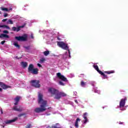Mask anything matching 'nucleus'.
Returning <instances> with one entry per match:
<instances>
[{
  "label": "nucleus",
  "mask_w": 128,
  "mask_h": 128,
  "mask_svg": "<svg viewBox=\"0 0 128 128\" xmlns=\"http://www.w3.org/2000/svg\"><path fill=\"white\" fill-rule=\"evenodd\" d=\"M0 28H5L7 30H10V26H8L6 24L0 25Z\"/></svg>",
  "instance_id": "obj_22"
},
{
  "label": "nucleus",
  "mask_w": 128,
  "mask_h": 128,
  "mask_svg": "<svg viewBox=\"0 0 128 128\" xmlns=\"http://www.w3.org/2000/svg\"><path fill=\"white\" fill-rule=\"evenodd\" d=\"M2 88H0V92H2Z\"/></svg>",
  "instance_id": "obj_43"
},
{
  "label": "nucleus",
  "mask_w": 128,
  "mask_h": 128,
  "mask_svg": "<svg viewBox=\"0 0 128 128\" xmlns=\"http://www.w3.org/2000/svg\"><path fill=\"white\" fill-rule=\"evenodd\" d=\"M46 60V59L44 58H42L41 60H40V62H44V61Z\"/></svg>",
  "instance_id": "obj_34"
},
{
  "label": "nucleus",
  "mask_w": 128,
  "mask_h": 128,
  "mask_svg": "<svg viewBox=\"0 0 128 128\" xmlns=\"http://www.w3.org/2000/svg\"><path fill=\"white\" fill-rule=\"evenodd\" d=\"M12 110H16V112H22V108L20 106H14Z\"/></svg>",
  "instance_id": "obj_9"
},
{
  "label": "nucleus",
  "mask_w": 128,
  "mask_h": 128,
  "mask_svg": "<svg viewBox=\"0 0 128 128\" xmlns=\"http://www.w3.org/2000/svg\"><path fill=\"white\" fill-rule=\"evenodd\" d=\"M4 42H6V41L5 40H3V41H2L0 44H4Z\"/></svg>",
  "instance_id": "obj_37"
},
{
  "label": "nucleus",
  "mask_w": 128,
  "mask_h": 128,
  "mask_svg": "<svg viewBox=\"0 0 128 128\" xmlns=\"http://www.w3.org/2000/svg\"><path fill=\"white\" fill-rule=\"evenodd\" d=\"M7 24H14V22L12 21V20L9 19L8 21L6 22Z\"/></svg>",
  "instance_id": "obj_23"
},
{
  "label": "nucleus",
  "mask_w": 128,
  "mask_h": 128,
  "mask_svg": "<svg viewBox=\"0 0 128 128\" xmlns=\"http://www.w3.org/2000/svg\"><path fill=\"white\" fill-rule=\"evenodd\" d=\"M8 14L7 13H4V18H6L8 16Z\"/></svg>",
  "instance_id": "obj_35"
},
{
  "label": "nucleus",
  "mask_w": 128,
  "mask_h": 128,
  "mask_svg": "<svg viewBox=\"0 0 128 128\" xmlns=\"http://www.w3.org/2000/svg\"><path fill=\"white\" fill-rule=\"evenodd\" d=\"M119 124H123L124 122H120Z\"/></svg>",
  "instance_id": "obj_42"
},
{
  "label": "nucleus",
  "mask_w": 128,
  "mask_h": 128,
  "mask_svg": "<svg viewBox=\"0 0 128 128\" xmlns=\"http://www.w3.org/2000/svg\"><path fill=\"white\" fill-rule=\"evenodd\" d=\"M94 68L98 72V74H100L102 71L100 70L98 68V65H94L93 66Z\"/></svg>",
  "instance_id": "obj_20"
},
{
  "label": "nucleus",
  "mask_w": 128,
  "mask_h": 128,
  "mask_svg": "<svg viewBox=\"0 0 128 128\" xmlns=\"http://www.w3.org/2000/svg\"><path fill=\"white\" fill-rule=\"evenodd\" d=\"M0 32H1L0 30Z\"/></svg>",
  "instance_id": "obj_51"
},
{
  "label": "nucleus",
  "mask_w": 128,
  "mask_h": 128,
  "mask_svg": "<svg viewBox=\"0 0 128 128\" xmlns=\"http://www.w3.org/2000/svg\"><path fill=\"white\" fill-rule=\"evenodd\" d=\"M114 70H110V71H105L104 72V74H114Z\"/></svg>",
  "instance_id": "obj_21"
},
{
  "label": "nucleus",
  "mask_w": 128,
  "mask_h": 128,
  "mask_svg": "<svg viewBox=\"0 0 128 128\" xmlns=\"http://www.w3.org/2000/svg\"><path fill=\"white\" fill-rule=\"evenodd\" d=\"M32 128V124H28L26 126V128Z\"/></svg>",
  "instance_id": "obj_29"
},
{
  "label": "nucleus",
  "mask_w": 128,
  "mask_h": 128,
  "mask_svg": "<svg viewBox=\"0 0 128 128\" xmlns=\"http://www.w3.org/2000/svg\"><path fill=\"white\" fill-rule=\"evenodd\" d=\"M57 124H56V125H52V127H50V126H48V128H60V127H57V126H56V125H57Z\"/></svg>",
  "instance_id": "obj_27"
},
{
  "label": "nucleus",
  "mask_w": 128,
  "mask_h": 128,
  "mask_svg": "<svg viewBox=\"0 0 128 128\" xmlns=\"http://www.w3.org/2000/svg\"><path fill=\"white\" fill-rule=\"evenodd\" d=\"M16 120H18V117H16L15 118L11 120H8L5 122L7 124H12V122H16Z\"/></svg>",
  "instance_id": "obj_10"
},
{
  "label": "nucleus",
  "mask_w": 128,
  "mask_h": 128,
  "mask_svg": "<svg viewBox=\"0 0 128 128\" xmlns=\"http://www.w3.org/2000/svg\"><path fill=\"white\" fill-rule=\"evenodd\" d=\"M42 94L40 92L38 93V104H40V108H36L34 110L35 112H44L46 110H50L51 108L50 107L46 108V106H48V101L46 100H44L42 98Z\"/></svg>",
  "instance_id": "obj_1"
},
{
  "label": "nucleus",
  "mask_w": 128,
  "mask_h": 128,
  "mask_svg": "<svg viewBox=\"0 0 128 128\" xmlns=\"http://www.w3.org/2000/svg\"><path fill=\"white\" fill-rule=\"evenodd\" d=\"M86 116H88L87 112H85L83 115V118L84 120H83V124H86L88 122V118L86 117Z\"/></svg>",
  "instance_id": "obj_11"
},
{
  "label": "nucleus",
  "mask_w": 128,
  "mask_h": 128,
  "mask_svg": "<svg viewBox=\"0 0 128 128\" xmlns=\"http://www.w3.org/2000/svg\"><path fill=\"white\" fill-rule=\"evenodd\" d=\"M1 12H0V14Z\"/></svg>",
  "instance_id": "obj_50"
},
{
  "label": "nucleus",
  "mask_w": 128,
  "mask_h": 128,
  "mask_svg": "<svg viewBox=\"0 0 128 128\" xmlns=\"http://www.w3.org/2000/svg\"><path fill=\"white\" fill-rule=\"evenodd\" d=\"M1 126H2L3 128H4V126L1 125Z\"/></svg>",
  "instance_id": "obj_46"
},
{
  "label": "nucleus",
  "mask_w": 128,
  "mask_h": 128,
  "mask_svg": "<svg viewBox=\"0 0 128 128\" xmlns=\"http://www.w3.org/2000/svg\"><path fill=\"white\" fill-rule=\"evenodd\" d=\"M95 92H97V94H100V92L98 90H96Z\"/></svg>",
  "instance_id": "obj_38"
},
{
  "label": "nucleus",
  "mask_w": 128,
  "mask_h": 128,
  "mask_svg": "<svg viewBox=\"0 0 128 128\" xmlns=\"http://www.w3.org/2000/svg\"><path fill=\"white\" fill-rule=\"evenodd\" d=\"M20 97L19 96H17L16 98H14V100L16 102L14 104L15 106H18V102H20Z\"/></svg>",
  "instance_id": "obj_12"
},
{
  "label": "nucleus",
  "mask_w": 128,
  "mask_h": 128,
  "mask_svg": "<svg viewBox=\"0 0 128 128\" xmlns=\"http://www.w3.org/2000/svg\"><path fill=\"white\" fill-rule=\"evenodd\" d=\"M30 72L32 74H38V68H35Z\"/></svg>",
  "instance_id": "obj_14"
},
{
  "label": "nucleus",
  "mask_w": 128,
  "mask_h": 128,
  "mask_svg": "<svg viewBox=\"0 0 128 128\" xmlns=\"http://www.w3.org/2000/svg\"><path fill=\"white\" fill-rule=\"evenodd\" d=\"M10 38V36L6 34H0V38Z\"/></svg>",
  "instance_id": "obj_19"
},
{
  "label": "nucleus",
  "mask_w": 128,
  "mask_h": 128,
  "mask_svg": "<svg viewBox=\"0 0 128 128\" xmlns=\"http://www.w3.org/2000/svg\"><path fill=\"white\" fill-rule=\"evenodd\" d=\"M3 85L4 83H2V82H0V86H1V88L2 86Z\"/></svg>",
  "instance_id": "obj_39"
},
{
  "label": "nucleus",
  "mask_w": 128,
  "mask_h": 128,
  "mask_svg": "<svg viewBox=\"0 0 128 128\" xmlns=\"http://www.w3.org/2000/svg\"><path fill=\"white\" fill-rule=\"evenodd\" d=\"M21 66H22L23 68H26L28 66V62H21Z\"/></svg>",
  "instance_id": "obj_18"
},
{
  "label": "nucleus",
  "mask_w": 128,
  "mask_h": 128,
  "mask_svg": "<svg viewBox=\"0 0 128 128\" xmlns=\"http://www.w3.org/2000/svg\"><path fill=\"white\" fill-rule=\"evenodd\" d=\"M57 44L59 46V48H62V50H68L69 58H72V56H70V49L68 48V44L64 43V42H58Z\"/></svg>",
  "instance_id": "obj_3"
},
{
  "label": "nucleus",
  "mask_w": 128,
  "mask_h": 128,
  "mask_svg": "<svg viewBox=\"0 0 128 128\" xmlns=\"http://www.w3.org/2000/svg\"><path fill=\"white\" fill-rule=\"evenodd\" d=\"M99 74H101V76H103L104 80H106V79L108 78V75L104 74V72L101 71L100 72V73H99Z\"/></svg>",
  "instance_id": "obj_15"
},
{
  "label": "nucleus",
  "mask_w": 128,
  "mask_h": 128,
  "mask_svg": "<svg viewBox=\"0 0 128 128\" xmlns=\"http://www.w3.org/2000/svg\"><path fill=\"white\" fill-rule=\"evenodd\" d=\"M6 20H8V18H5V19H3L2 20V22H6Z\"/></svg>",
  "instance_id": "obj_36"
},
{
  "label": "nucleus",
  "mask_w": 128,
  "mask_h": 128,
  "mask_svg": "<svg viewBox=\"0 0 128 128\" xmlns=\"http://www.w3.org/2000/svg\"><path fill=\"white\" fill-rule=\"evenodd\" d=\"M31 38H34V36H32Z\"/></svg>",
  "instance_id": "obj_45"
},
{
  "label": "nucleus",
  "mask_w": 128,
  "mask_h": 128,
  "mask_svg": "<svg viewBox=\"0 0 128 128\" xmlns=\"http://www.w3.org/2000/svg\"><path fill=\"white\" fill-rule=\"evenodd\" d=\"M102 108H103V110H104V107H102Z\"/></svg>",
  "instance_id": "obj_48"
},
{
  "label": "nucleus",
  "mask_w": 128,
  "mask_h": 128,
  "mask_svg": "<svg viewBox=\"0 0 128 128\" xmlns=\"http://www.w3.org/2000/svg\"><path fill=\"white\" fill-rule=\"evenodd\" d=\"M58 40H60V38H58Z\"/></svg>",
  "instance_id": "obj_44"
},
{
  "label": "nucleus",
  "mask_w": 128,
  "mask_h": 128,
  "mask_svg": "<svg viewBox=\"0 0 128 128\" xmlns=\"http://www.w3.org/2000/svg\"><path fill=\"white\" fill-rule=\"evenodd\" d=\"M34 68V64H30L29 66H28V72H32Z\"/></svg>",
  "instance_id": "obj_13"
},
{
  "label": "nucleus",
  "mask_w": 128,
  "mask_h": 128,
  "mask_svg": "<svg viewBox=\"0 0 128 128\" xmlns=\"http://www.w3.org/2000/svg\"><path fill=\"white\" fill-rule=\"evenodd\" d=\"M76 102H78V101H76V100H75Z\"/></svg>",
  "instance_id": "obj_47"
},
{
  "label": "nucleus",
  "mask_w": 128,
  "mask_h": 128,
  "mask_svg": "<svg viewBox=\"0 0 128 128\" xmlns=\"http://www.w3.org/2000/svg\"><path fill=\"white\" fill-rule=\"evenodd\" d=\"M37 66H39V68H42V64H38Z\"/></svg>",
  "instance_id": "obj_40"
},
{
  "label": "nucleus",
  "mask_w": 128,
  "mask_h": 128,
  "mask_svg": "<svg viewBox=\"0 0 128 128\" xmlns=\"http://www.w3.org/2000/svg\"><path fill=\"white\" fill-rule=\"evenodd\" d=\"M14 46H16V48H20V45L18 44V42H14Z\"/></svg>",
  "instance_id": "obj_25"
},
{
  "label": "nucleus",
  "mask_w": 128,
  "mask_h": 128,
  "mask_svg": "<svg viewBox=\"0 0 128 128\" xmlns=\"http://www.w3.org/2000/svg\"><path fill=\"white\" fill-rule=\"evenodd\" d=\"M78 122H80V118H77L75 122L74 126L75 128H78Z\"/></svg>",
  "instance_id": "obj_16"
},
{
  "label": "nucleus",
  "mask_w": 128,
  "mask_h": 128,
  "mask_svg": "<svg viewBox=\"0 0 128 128\" xmlns=\"http://www.w3.org/2000/svg\"><path fill=\"white\" fill-rule=\"evenodd\" d=\"M59 84H60V86H65V84L64 83V82L62 81L59 82Z\"/></svg>",
  "instance_id": "obj_32"
},
{
  "label": "nucleus",
  "mask_w": 128,
  "mask_h": 128,
  "mask_svg": "<svg viewBox=\"0 0 128 128\" xmlns=\"http://www.w3.org/2000/svg\"><path fill=\"white\" fill-rule=\"evenodd\" d=\"M80 86L82 87L86 86V82H84V81H82L80 82Z\"/></svg>",
  "instance_id": "obj_26"
},
{
  "label": "nucleus",
  "mask_w": 128,
  "mask_h": 128,
  "mask_svg": "<svg viewBox=\"0 0 128 128\" xmlns=\"http://www.w3.org/2000/svg\"><path fill=\"white\" fill-rule=\"evenodd\" d=\"M30 84L32 86H34V88H38L40 86V80H31Z\"/></svg>",
  "instance_id": "obj_6"
},
{
  "label": "nucleus",
  "mask_w": 128,
  "mask_h": 128,
  "mask_svg": "<svg viewBox=\"0 0 128 128\" xmlns=\"http://www.w3.org/2000/svg\"><path fill=\"white\" fill-rule=\"evenodd\" d=\"M126 100H128L127 97H125L124 98L121 99L119 105V108L120 110H126V108H124V106H126Z\"/></svg>",
  "instance_id": "obj_4"
},
{
  "label": "nucleus",
  "mask_w": 128,
  "mask_h": 128,
  "mask_svg": "<svg viewBox=\"0 0 128 128\" xmlns=\"http://www.w3.org/2000/svg\"><path fill=\"white\" fill-rule=\"evenodd\" d=\"M48 92L50 94L51 96H54V100H60L62 96H66V93L60 92L58 90L52 87L48 88Z\"/></svg>",
  "instance_id": "obj_2"
},
{
  "label": "nucleus",
  "mask_w": 128,
  "mask_h": 128,
  "mask_svg": "<svg viewBox=\"0 0 128 128\" xmlns=\"http://www.w3.org/2000/svg\"><path fill=\"white\" fill-rule=\"evenodd\" d=\"M57 78L62 80V82H68V79L66 78H65L64 75H62L60 72H58L56 74Z\"/></svg>",
  "instance_id": "obj_7"
},
{
  "label": "nucleus",
  "mask_w": 128,
  "mask_h": 128,
  "mask_svg": "<svg viewBox=\"0 0 128 128\" xmlns=\"http://www.w3.org/2000/svg\"><path fill=\"white\" fill-rule=\"evenodd\" d=\"M24 28V25L18 26L17 28L13 26L12 27V30H13V32H18L20 30V28Z\"/></svg>",
  "instance_id": "obj_8"
},
{
  "label": "nucleus",
  "mask_w": 128,
  "mask_h": 128,
  "mask_svg": "<svg viewBox=\"0 0 128 128\" xmlns=\"http://www.w3.org/2000/svg\"><path fill=\"white\" fill-rule=\"evenodd\" d=\"M2 88L4 90H6V88H8V86L5 84H3V86H2Z\"/></svg>",
  "instance_id": "obj_30"
},
{
  "label": "nucleus",
  "mask_w": 128,
  "mask_h": 128,
  "mask_svg": "<svg viewBox=\"0 0 128 128\" xmlns=\"http://www.w3.org/2000/svg\"><path fill=\"white\" fill-rule=\"evenodd\" d=\"M0 10L4 12H10V10H12V8H10L8 10V8L2 7L0 8Z\"/></svg>",
  "instance_id": "obj_17"
},
{
  "label": "nucleus",
  "mask_w": 128,
  "mask_h": 128,
  "mask_svg": "<svg viewBox=\"0 0 128 128\" xmlns=\"http://www.w3.org/2000/svg\"><path fill=\"white\" fill-rule=\"evenodd\" d=\"M4 34H8V31L5 30L3 31Z\"/></svg>",
  "instance_id": "obj_33"
},
{
  "label": "nucleus",
  "mask_w": 128,
  "mask_h": 128,
  "mask_svg": "<svg viewBox=\"0 0 128 128\" xmlns=\"http://www.w3.org/2000/svg\"><path fill=\"white\" fill-rule=\"evenodd\" d=\"M26 116V113H22V114H18V117L20 118L21 116Z\"/></svg>",
  "instance_id": "obj_31"
},
{
  "label": "nucleus",
  "mask_w": 128,
  "mask_h": 128,
  "mask_svg": "<svg viewBox=\"0 0 128 128\" xmlns=\"http://www.w3.org/2000/svg\"><path fill=\"white\" fill-rule=\"evenodd\" d=\"M24 48H26V50H30V46H24Z\"/></svg>",
  "instance_id": "obj_28"
},
{
  "label": "nucleus",
  "mask_w": 128,
  "mask_h": 128,
  "mask_svg": "<svg viewBox=\"0 0 128 128\" xmlns=\"http://www.w3.org/2000/svg\"><path fill=\"white\" fill-rule=\"evenodd\" d=\"M16 58H18V56H16Z\"/></svg>",
  "instance_id": "obj_49"
},
{
  "label": "nucleus",
  "mask_w": 128,
  "mask_h": 128,
  "mask_svg": "<svg viewBox=\"0 0 128 128\" xmlns=\"http://www.w3.org/2000/svg\"><path fill=\"white\" fill-rule=\"evenodd\" d=\"M0 112H1V114H4V112H2V108H0Z\"/></svg>",
  "instance_id": "obj_41"
},
{
  "label": "nucleus",
  "mask_w": 128,
  "mask_h": 128,
  "mask_svg": "<svg viewBox=\"0 0 128 128\" xmlns=\"http://www.w3.org/2000/svg\"><path fill=\"white\" fill-rule=\"evenodd\" d=\"M44 56H48V54H50V51H48V50L44 51Z\"/></svg>",
  "instance_id": "obj_24"
},
{
  "label": "nucleus",
  "mask_w": 128,
  "mask_h": 128,
  "mask_svg": "<svg viewBox=\"0 0 128 128\" xmlns=\"http://www.w3.org/2000/svg\"><path fill=\"white\" fill-rule=\"evenodd\" d=\"M15 39L18 42H26L28 40V35L24 34L22 36H16Z\"/></svg>",
  "instance_id": "obj_5"
}]
</instances>
